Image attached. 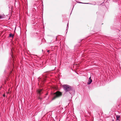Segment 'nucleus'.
I'll return each mask as SVG.
<instances>
[{"label": "nucleus", "instance_id": "2eb2a0df", "mask_svg": "<svg viewBox=\"0 0 121 121\" xmlns=\"http://www.w3.org/2000/svg\"><path fill=\"white\" fill-rule=\"evenodd\" d=\"M59 121H60V120H59Z\"/></svg>", "mask_w": 121, "mask_h": 121}, {"label": "nucleus", "instance_id": "423d86ee", "mask_svg": "<svg viewBox=\"0 0 121 121\" xmlns=\"http://www.w3.org/2000/svg\"><path fill=\"white\" fill-rule=\"evenodd\" d=\"M9 37H10L13 38L14 36L11 33H10L9 35Z\"/></svg>", "mask_w": 121, "mask_h": 121}, {"label": "nucleus", "instance_id": "9d476101", "mask_svg": "<svg viewBox=\"0 0 121 121\" xmlns=\"http://www.w3.org/2000/svg\"><path fill=\"white\" fill-rule=\"evenodd\" d=\"M1 18H2V16L0 15V19H1Z\"/></svg>", "mask_w": 121, "mask_h": 121}, {"label": "nucleus", "instance_id": "f03ea898", "mask_svg": "<svg viewBox=\"0 0 121 121\" xmlns=\"http://www.w3.org/2000/svg\"><path fill=\"white\" fill-rule=\"evenodd\" d=\"M62 93L59 91L54 93L53 94V97L52 99V100L60 97L62 95Z\"/></svg>", "mask_w": 121, "mask_h": 121}, {"label": "nucleus", "instance_id": "1a4fd4ad", "mask_svg": "<svg viewBox=\"0 0 121 121\" xmlns=\"http://www.w3.org/2000/svg\"><path fill=\"white\" fill-rule=\"evenodd\" d=\"M3 96L4 97H5V94H3Z\"/></svg>", "mask_w": 121, "mask_h": 121}, {"label": "nucleus", "instance_id": "20e7f679", "mask_svg": "<svg viewBox=\"0 0 121 121\" xmlns=\"http://www.w3.org/2000/svg\"><path fill=\"white\" fill-rule=\"evenodd\" d=\"M42 89H39L37 91L39 95H40L41 93V92H42Z\"/></svg>", "mask_w": 121, "mask_h": 121}, {"label": "nucleus", "instance_id": "9b49d317", "mask_svg": "<svg viewBox=\"0 0 121 121\" xmlns=\"http://www.w3.org/2000/svg\"><path fill=\"white\" fill-rule=\"evenodd\" d=\"M73 91L74 92H75V91L74 90H73Z\"/></svg>", "mask_w": 121, "mask_h": 121}, {"label": "nucleus", "instance_id": "f257e3e1", "mask_svg": "<svg viewBox=\"0 0 121 121\" xmlns=\"http://www.w3.org/2000/svg\"><path fill=\"white\" fill-rule=\"evenodd\" d=\"M62 87L63 89L65 92H69L72 90V89L71 87L68 85H63L62 86Z\"/></svg>", "mask_w": 121, "mask_h": 121}, {"label": "nucleus", "instance_id": "f8f14e48", "mask_svg": "<svg viewBox=\"0 0 121 121\" xmlns=\"http://www.w3.org/2000/svg\"><path fill=\"white\" fill-rule=\"evenodd\" d=\"M46 95H48V93H47V94H46Z\"/></svg>", "mask_w": 121, "mask_h": 121}, {"label": "nucleus", "instance_id": "4468645a", "mask_svg": "<svg viewBox=\"0 0 121 121\" xmlns=\"http://www.w3.org/2000/svg\"><path fill=\"white\" fill-rule=\"evenodd\" d=\"M49 51H48V52H49Z\"/></svg>", "mask_w": 121, "mask_h": 121}, {"label": "nucleus", "instance_id": "0eeeda50", "mask_svg": "<svg viewBox=\"0 0 121 121\" xmlns=\"http://www.w3.org/2000/svg\"><path fill=\"white\" fill-rule=\"evenodd\" d=\"M68 23L67 25V27H66V30H67V29H68Z\"/></svg>", "mask_w": 121, "mask_h": 121}, {"label": "nucleus", "instance_id": "7ed1b4c3", "mask_svg": "<svg viewBox=\"0 0 121 121\" xmlns=\"http://www.w3.org/2000/svg\"><path fill=\"white\" fill-rule=\"evenodd\" d=\"M92 80L91 78V77H90L89 78L88 82H87V84L88 85L90 84L92 82Z\"/></svg>", "mask_w": 121, "mask_h": 121}, {"label": "nucleus", "instance_id": "6e6552de", "mask_svg": "<svg viewBox=\"0 0 121 121\" xmlns=\"http://www.w3.org/2000/svg\"><path fill=\"white\" fill-rule=\"evenodd\" d=\"M82 3V2H80V3ZM84 3V4H90V3Z\"/></svg>", "mask_w": 121, "mask_h": 121}, {"label": "nucleus", "instance_id": "ddd939ff", "mask_svg": "<svg viewBox=\"0 0 121 121\" xmlns=\"http://www.w3.org/2000/svg\"><path fill=\"white\" fill-rule=\"evenodd\" d=\"M70 93V94H71V93H70H70Z\"/></svg>", "mask_w": 121, "mask_h": 121}, {"label": "nucleus", "instance_id": "39448f33", "mask_svg": "<svg viewBox=\"0 0 121 121\" xmlns=\"http://www.w3.org/2000/svg\"><path fill=\"white\" fill-rule=\"evenodd\" d=\"M120 116L119 115H117L116 116V121L119 120V118H120Z\"/></svg>", "mask_w": 121, "mask_h": 121}]
</instances>
